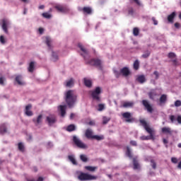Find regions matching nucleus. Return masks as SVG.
<instances>
[{
	"label": "nucleus",
	"mask_w": 181,
	"mask_h": 181,
	"mask_svg": "<svg viewBox=\"0 0 181 181\" xmlns=\"http://www.w3.org/2000/svg\"><path fill=\"white\" fill-rule=\"evenodd\" d=\"M140 123L141 124L142 127H144V129L149 134L150 136H140L141 141H149L152 139L155 141V129L151 128L149 124L145 121V119H140Z\"/></svg>",
	"instance_id": "nucleus-1"
},
{
	"label": "nucleus",
	"mask_w": 181,
	"mask_h": 181,
	"mask_svg": "<svg viewBox=\"0 0 181 181\" xmlns=\"http://www.w3.org/2000/svg\"><path fill=\"white\" fill-rule=\"evenodd\" d=\"M65 101L69 108H71L77 101V94L74 90H68L65 94Z\"/></svg>",
	"instance_id": "nucleus-2"
},
{
	"label": "nucleus",
	"mask_w": 181,
	"mask_h": 181,
	"mask_svg": "<svg viewBox=\"0 0 181 181\" xmlns=\"http://www.w3.org/2000/svg\"><path fill=\"white\" fill-rule=\"evenodd\" d=\"M78 179L81 181L97 180V176L81 172L78 175Z\"/></svg>",
	"instance_id": "nucleus-3"
},
{
	"label": "nucleus",
	"mask_w": 181,
	"mask_h": 181,
	"mask_svg": "<svg viewBox=\"0 0 181 181\" xmlns=\"http://www.w3.org/2000/svg\"><path fill=\"white\" fill-rule=\"evenodd\" d=\"M73 141L74 144L78 147L80 148L81 149H87L88 146L87 144H84L80 139H78L77 136H73Z\"/></svg>",
	"instance_id": "nucleus-4"
},
{
	"label": "nucleus",
	"mask_w": 181,
	"mask_h": 181,
	"mask_svg": "<svg viewBox=\"0 0 181 181\" xmlns=\"http://www.w3.org/2000/svg\"><path fill=\"white\" fill-rule=\"evenodd\" d=\"M101 94V88L100 87H96L95 90L91 91V95L93 100H95L96 101H100V95Z\"/></svg>",
	"instance_id": "nucleus-5"
},
{
	"label": "nucleus",
	"mask_w": 181,
	"mask_h": 181,
	"mask_svg": "<svg viewBox=\"0 0 181 181\" xmlns=\"http://www.w3.org/2000/svg\"><path fill=\"white\" fill-rule=\"evenodd\" d=\"M141 104L144 105L145 110H146L148 112H150L151 114L153 112V107L148 100H143L141 101Z\"/></svg>",
	"instance_id": "nucleus-6"
},
{
	"label": "nucleus",
	"mask_w": 181,
	"mask_h": 181,
	"mask_svg": "<svg viewBox=\"0 0 181 181\" xmlns=\"http://www.w3.org/2000/svg\"><path fill=\"white\" fill-rule=\"evenodd\" d=\"M57 119L54 115H49L46 117L45 122L48 124L49 127H52L54 124H56Z\"/></svg>",
	"instance_id": "nucleus-7"
},
{
	"label": "nucleus",
	"mask_w": 181,
	"mask_h": 181,
	"mask_svg": "<svg viewBox=\"0 0 181 181\" xmlns=\"http://www.w3.org/2000/svg\"><path fill=\"white\" fill-rule=\"evenodd\" d=\"M123 118H125L126 122H134V119L132 117V114L129 112H126L122 114Z\"/></svg>",
	"instance_id": "nucleus-8"
},
{
	"label": "nucleus",
	"mask_w": 181,
	"mask_h": 181,
	"mask_svg": "<svg viewBox=\"0 0 181 181\" xmlns=\"http://www.w3.org/2000/svg\"><path fill=\"white\" fill-rule=\"evenodd\" d=\"M54 8L58 12H62V13H66V12H69V11H70L69 8L63 6L62 5H57L54 6Z\"/></svg>",
	"instance_id": "nucleus-9"
},
{
	"label": "nucleus",
	"mask_w": 181,
	"mask_h": 181,
	"mask_svg": "<svg viewBox=\"0 0 181 181\" xmlns=\"http://www.w3.org/2000/svg\"><path fill=\"white\" fill-rule=\"evenodd\" d=\"M33 122H34L36 127H37V125H40V124L43 122V115H39L37 119H33Z\"/></svg>",
	"instance_id": "nucleus-10"
},
{
	"label": "nucleus",
	"mask_w": 181,
	"mask_h": 181,
	"mask_svg": "<svg viewBox=\"0 0 181 181\" xmlns=\"http://www.w3.org/2000/svg\"><path fill=\"white\" fill-rule=\"evenodd\" d=\"M30 110H32V105L29 104L25 106V114L28 117H32V115H33V112Z\"/></svg>",
	"instance_id": "nucleus-11"
},
{
	"label": "nucleus",
	"mask_w": 181,
	"mask_h": 181,
	"mask_svg": "<svg viewBox=\"0 0 181 181\" xmlns=\"http://www.w3.org/2000/svg\"><path fill=\"white\" fill-rule=\"evenodd\" d=\"M161 132L165 134V135H173V130L170 127H165L161 129Z\"/></svg>",
	"instance_id": "nucleus-12"
},
{
	"label": "nucleus",
	"mask_w": 181,
	"mask_h": 181,
	"mask_svg": "<svg viewBox=\"0 0 181 181\" xmlns=\"http://www.w3.org/2000/svg\"><path fill=\"white\" fill-rule=\"evenodd\" d=\"M9 25V21L6 19L2 20V29L4 30L5 33H8V25Z\"/></svg>",
	"instance_id": "nucleus-13"
},
{
	"label": "nucleus",
	"mask_w": 181,
	"mask_h": 181,
	"mask_svg": "<svg viewBox=\"0 0 181 181\" xmlns=\"http://www.w3.org/2000/svg\"><path fill=\"white\" fill-rule=\"evenodd\" d=\"M170 119L172 123L175 122V121L177 120V123L181 124V115H178L176 118L175 115H170Z\"/></svg>",
	"instance_id": "nucleus-14"
},
{
	"label": "nucleus",
	"mask_w": 181,
	"mask_h": 181,
	"mask_svg": "<svg viewBox=\"0 0 181 181\" xmlns=\"http://www.w3.org/2000/svg\"><path fill=\"white\" fill-rule=\"evenodd\" d=\"M89 63L92 66H97L98 67H100L102 64L101 60L100 59H92Z\"/></svg>",
	"instance_id": "nucleus-15"
},
{
	"label": "nucleus",
	"mask_w": 181,
	"mask_h": 181,
	"mask_svg": "<svg viewBox=\"0 0 181 181\" xmlns=\"http://www.w3.org/2000/svg\"><path fill=\"white\" fill-rule=\"evenodd\" d=\"M7 132H8V129L6 128V124L5 123L0 124V134L1 135H4Z\"/></svg>",
	"instance_id": "nucleus-16"
},
{
	"label": "nucleus",
	"mask_w": 181,
	"mask_h": 181,
	"mask_svg": "<svg viewBox=\"0 0 181 181\" xmlns=\"http://www.w3.org/2000/svg\"><path fill=\"white\" fill-rule=\"evenodd\" d=\"M85 136H86L88 139H93V138L94 137V135H93V130H91L90 129H86L85 132Z\"/></svg>",
	"instance_id": "nucleus-17"
},
{
	"label": "nucleus",
	"mask_w": 181,
	"mask_h": 181,
	"mask_svg": "<svg viewBox=\"0 0 181 181\" xmlns=\"http://www.w3.org/2000/svg\"><path fill=\"white\" fill-rule=\"evenodd\" d=\"M66 108H67L66 105H59L58 107V110H59L62 117H64L66 115Z\"/></svg>",
	"instance_id": "nucleus-18"
},
{
	"label": "nucleus",
	"mask_w": 181,
	"mask_h": 181,
	"mask_svg": "<svg viewBox=\"0 0 181 181\" xmlns=\"http://www.w3.org/2000/svg\"><path fill=\"white\" fill-rule=\"evenodd\" d=\"M135 103L132 101L130 102H124L122 105L123 108H132Z\"/></svg>",
	"instance_id": "nucleus-19"
},
{
	"label": "nucleus",
	"mask_w": 181,
	"mask_h": 181,
	"mask_svg": "<svg viewBox=\"0 0 181 181\" xmlns=\"http://www.w3.org/2000/svg\"><path fill=\"white\" fill-rule=\"evenodd\" d=\"M79 11H83V13H87V15H91L93 12L91 7H83L82 9H79Z\"/></svg>",
	"instance_id": "nucleus-20"
},
{
	"label": "nucleus",
	"mask_w": 181,
	"mask_h": 181,
	"mask_svg": "<svg viewBox=\"0 0 181 181\" xmlns=\"http://www.w3.org/2000/svg\"><path fill=\"white\" fill-rule=\"evenodd\" d=\"M120 73L122 74V76L127 77V76H129V69L127 67H124L120 70Z\"/></svg>",
	"instance_id": "nucleus-21"
},
{
	"label": "nucleus",
	"mask_w": 181,
	"mask_h": 181,
	"mask_svg": "<svg viewBox=\"0 0 181 181\" xmlns=\"http://www.w3.org/2000/svg\"><path fill=\"white\" fill-rule=\"evenodd\" d=\"M156 95H158V93H156V90H151L149 93H148V96L149 98L151 100H154L155 98L156 97Z\"/></svg>",
	"instance_id": "nucleus-22"
},
{
	"label": "nucleus",
	"mask_w": 181,
	"mask_h": 181,
	"mask_svg": "<svg viewBox=\"0 0 181 181\" xmlns=\"http://www.w3.org/2000/svg\"><path fill=\"white\" fill-rule=\"evenodd\" d=\"M175 16H176V12H173L168 16V21L170 23H173V19H175Z\"/></svg>",
	"instance_id": "nucleus-23"
},
{
	"label": "nucleus",
	"mask_w": 181,
	"mask_h": 181,
	"mask_svg": "<svg viewBox=\"0 0 181 181\" xmlns=\"http://www.w3.org/2000/svg\"><path fill=\"white\" fill-rule=\"evenodd\" d=\"M166 101H168V95L165 94H163L160 97V104H165L166 103Z\"/></svg>",
	"instance_id": "nucleus-24"
},
{
	"label": "nucleus",
	"mask_w": 181,
	"mask_h": 181,
	"mask_svg": "<svg viewBox=\"0 0 181 181\" xmlns=\"http://www.w3.org/2000/svg\"><path fill=\"white\" fill-rule=\"evenodd\" d=\"M133 165H134V169H140L141 166L139 165V163H138V160L136 158H133Z\"/></svg>",
	"instance_id": "nucleus-25"
},
{
	"label": "nucleus",
	"mask_w": 181,
	"mask_h": 181,
	"mask_svg": "<svg viewBox=\"0 0 181 181\" xmlns=\"http://www.w3.org/2000/svg\"><path fill=\"white\" fill-rule=\"evenodd\" d=\"M78 47L81 49V50L83 52V54H82V56H83V57H85L86 56H87V54H88V52H87V49H86L84 48V47H83L82 45L78 44Z\"/></svg>",
	"instance_id": "nucleus-26"
},
{
	"label": "nucleus",
	"mask_w": 181,
	"mask_h": 181,
	"mask_svg": "<svg viewBox=\"0 0 181 181\" xmlns=\"http://www.w3.org/2000/svg\"><path fill=\"white\" fill-rule=\"evenodd\" d=\"M136 81L140 83L141 84H143V83H145L146 79H145V76L144 75H140L137 76Z\"/></svg>",
	"instance_id": "nucleus-27"
},
{
	"label": "nucleus",
	"mask_w": 181,
	"mask_h": 181,
	"mask_svg": "<svg viewBox=\"0 0 181 181\" xmlns=\"http://www.w3.org/2000/svg\"><path fill=\"white\" fill-rule=\"evenodd\" d=\"M35 62H31L29 64L28 66V71H30V73H33V71L35 70Z\"/></svg>",
	"instance_id": "nucleus-28"
},
{
	"label": "nucleus",
	"mask_w": 181,
	"mask_h": 181,
	"mask_svg": "<svg viewBox=\"0 0 181 181\" xmlns=\"http://www.w3.org/2000/svg\"><path fill=\"white\" fill-rule=\"evenodd\" d=\"M66 131L68 132H73V131H76V126L74 124H70L66 127Z\"/></svg>",
	"instance_id": "nucleus-29"
},
{
	"label": "nucleus",
	"mask_w": 181,
	"mask_h": 181,
	"mask_svg": "<svg viewBox=\"0 0 181 181\" xmlns=\"http://www.w3.org/2000/svg\"><path fill=\"white\" fill-rule=\"evenodd\" d=\"M16 81H17L18 84H19V86H23V84H25V83H23V81H22V76H18L16 77Z\"/></svg>",
	"instance_id": "nucleus-30"
},
{
	"label": "nucleus",
	"mask_w": 181,
	"mask_h": 181,
	"mask_svg": "<svg viewBox=\"0 0 181 181\" xmlns=\"http://www.w3.org/2000/svg\"><path fill=\"white\" fill-rule=\"evenodd\" d=\"M18 150L21 152H25V145H23V143L22 142L18 143Z\"/></svg>",
	"instance_id": "nucleus-31"
},
{
	"label": "nucleus",
	"mask_w": 181,
	"mask_h": 181,
	"mask_svg": "<svg viewBox=\"0 0 181 181\" xmlns=\"http://www.w3.org/2000/svg\"><path fill=\"white\" fill-rule=\"evenodd\" d=\"M85 169L86 170H88L89 172H95V170L97 169V167H93V166H85Z\"/></svg>",
	"instance_id": "nucleus-32"
},
{
	"label": "nucleus",
	"mask_w": 181,
	"mask_h": 181,
	"mask_svg": "<svg viewBox=\"0 0 181 181\" xmlns=\"http://www.w3.org/2000/svg\"><path fill=\"white\" fill-rule=\"evenodd\" d=\"M149 56H151V51L146 50V51H145L144 53L141 55V57H143V59H148V57H149Z\"/></svg>",
	"instance_id": "nucleus-33"
},
{
	"label": "nucleus",
	"mask_w": 181,
	"mask_h": 181,
	"mask_svg": "<svg viewBox=\"0 0 181 181\" xmlns=\"http://www.w3.org/2000/svg\"><path fill=\"white\" fill-rule=\"evenodd\" d=\"M68 159L71 162V163H73V165H77V161H76L74 156H69Z\"/></svg>",
	"instance_id": "nucleus-34"
},
{
	"label": "nucleus",
	"mask_w": 181,
	"mask_h": 181,
	"mask_svg": "<svg viewBox=\"0 0 181 181\" xmlns=\"http://www.w3.org/2000/svg\"><path fill=\"white\" fill-rule=\"evenodd\" d=\"M84 84L86 87H91L92 86V83H91V80L90 79H87V78H84Z\"/></svg>",
	"instance_id": "nucleus-35"
},
{
	"label": "nucleus",
	"mask_w": 181,
	"mask_h": 181,
	"mask_svg": "<svg viewBox=\"0 0 181 181\" xmlns=\"http://www.w3.org/2000/svg\"><path fill=\"white\" fill-rule=\"evenodd\" d=\"M127 12L129 15H131V16H134L135 13V10L132 7H129L127 9Z\"/></svg>",
	"instance_id": "nucleus-36"
},
{
	"label": "nucleus",
	"mask_w": 181,
	"mask_h": 181,
	"mask_svg": "<svg viewBox=\"0 0 181 181\" xmlns=\"http://www.w3.org/2000/svg\"><path fill=\"white\" fill-rule=\"evenodd\" d=\"M74 85V81L73 80V78H71L69 81H67L66 83V87H71Z\"/></svg>",
	"instance_id": "nucleus-37"
},
{
	"label": "nucleus",
	"mask_w": 181,
	"mask_h": 181,
	"mask_svg": "<svg viewBox=\"0 0 181 181\" xmlns=\"http://www.w3.org/2000/svg\"><path fill=\"white\" fill-rule=\"evenodd\" d=\"M42 16H43V18H45V19H50V18H52V14L45 12L42 13Z\"/></svg>",
	"instance_id": "nucleus-38"
},
{
	"label": "nucleus",
	"mask_w": 181,
	"mask_h": 181,
	"mask_svg": "<svg viewBox=\"0 0 181 181\" xmlns=\"http://www.w3.org/2000/svg\"><path fill=\"white\" fill-rule=\"evenodd\" d=\"M134 70H138L139 69V61L138 59L134 62Z\"/></svg>",
	"instance_id": "nucleus-39"
},
{
	"label": "nucleus",
	"mask_w": 181,
	"mask_h": 181,
	"mask_svg": "<svg viewBox=\"0 0 181 181\" xmlns=\"http://www.w3.org/2000/svg\"><path fill=\"white\" fill-rule=\"evenodd\" d=\"M93 139H96V141H103V139H104V136L94 135Z\"/></svg>",
	"instance_id": "nucleus-40"
},
{
	"label": "nucleus",
	"mask_w": 181,
	"mask_h": 181,
	"mask_svg": "<svg viewBox=\"0 0 181 181\" xmlns=\"http://www.w3.org/2000/svg\"><path fill=\"white\" fill-rule=\"evenodd\" d=\"M80 159L81 160H82V162H87V160H88V159L87 158V156L84 154H81L80 156Z\"/></svg>",
	"instance_id": "nucleus-41"
},
{
	"label": "nucleus",
	"mask_w": 181,
	"mask_h": 181,
	"mask_svg": "<svg viewBox=\"0 0 181 181\" xmlns=\"http://www.w3.org/2000/svg\"><path fill=\"white\" fill-rule=\"evenodd\" d=\"M127 156L129 158H132V153H131V148L129 147L127 148V153H126Z\"/></svg>",
	"instance_id": "nucleus-42"
},
{
	"label": "nucleus",
	"mask_w": 181,
	"mask_h": 181,
	"mask_svg": "<svg viewBox=\"0 0 181 181\" xmlns=\"http://www.w3.org/2000/svg\"><path fill=\"white\" fill-rule=\"evenodd\" d=\"M133 35L134 36H138V35H139V29L138 28H134L133 29Z\"/></svg>",
	"instance_id": "nucleus-43"
},
{
	"label": "nucleus",
	"mask_w": 181,
	"mask_h": 181,
	"mask_svg": "<svg viewBox=\"0 0 181 181\" xmlns=\"http://www.w3.org/2000/svg\"><path fill=\"white\" fill-rule=\"evenodd\" d=\"M46 45L48 46V47H51L50 43H52V40L49 38V37H46Z\"/></svg>",
	"instance_id": "nucleus-44"
},
{
	"label": "nucleus",
	"mask_w": 181,
	"mask_h": 181,
	"mask_svg": "<svg viewBox=\"0 0 181 181\" xmlns=\"http://www.w3.org/2000/svg\"><path fill=\"white\" fill-rule=\"evenodd\" d=\"M168 59H176V54L174 52H170L168 54Z\"/></svg>",
	"instance_id": "nucleus-45"
},
{
	"label": "nucleus",
	"mask_w": 181,
	"mask_h": 181,
	"mask_svg": "<svg viewBox=\"0 0 181 181\" xmlns=\"http://www.w3.org/2000/svg\"><path fill=\"white\" fill-rule=\"evenodd\" d=\"M151 165L152 166L153 169H156V163L154 160H151Z\"/></svg>",
	"instance_id": "nucleus-46"
},
{
	"label": "nucleus",
	"mask_w": 181,
	"mask_h": 181,
	"mask_svg": "<svg viewBox=\"0 0 181 181\" xmlns=\"http://www.w3.org/2000/svg\"><path fill=\"white\" fill-rule=\"evenodd\" d=\"M175 107H181V100H176L174 103Z\"/></svg>",
	"instance_id": "nucleus-47"
},
{
	"label": "nucleus",
	"mask_w": 181,
	"mask_h": 181,
	"mask_svg": "<svg viewBox=\"0 0 181 181\" xmlns=\"http://www.w3.org/2000/svg\"><path fill=\"white\" fill-rule=\"evenodd\" d=\"M109 121H110V118H108L107 117H103V124H108Z\"/></svg>",
	"instance_id": "nucleus-48"
},
{
	"label": "nucleus",
	"mask_w": 181,
	"mask_h": 181,
	"mask_svg": "<svg viewBox=\"0 0 181 181\" xmlns=\"http://www.w3.org/2000/svg\"><path fill=\"white\" fill-rule=\"evenodd\" d=\"M114 74L115 75V76L118 78V77H119L121 76V72L117 71V70H114Z\"/></svg>",
	"instance_id": "nucleus-49"
},
{
	"label": "nucleus",
	"mask_w": 181,
	"mask_h": 181,
	"mask_svg": "<svg viewBox=\"0 0 181 181\" xmlns=\"http://www.w3.org/2000/svg\"><path fill=\"white\" fill-rule=\"evenodd\" d=\"M105 106L103 104H99L98 105V111H103V110H104Z\"/></svg>",
	"instance_id": "nucleus-50"
},
{
	"label": "nucleus",
	"mask_w": 181,
	"mask_h": 181,
	"mask_svg": "<svg viewBox=\"0 0 181 181\" xmlns=\"http://www.w3.org/2000/svg\"><path fill=\"white\" fill-rule=\"evenodd\" d=\"M171 162H172V163H177V162H178L177 158L176 157H172Z\"/></svg>",
	"instance_id": "nucleus-51"
},
{
	"label": "nucleus",
	"mask_w": 181,
	"mask_h": 181,
	"mask_svg": "<svg viewBox=\"0 0 181 181\" xmlns=\"http://www.w3.org/2000/svg\"><path fill=\"white\" fill-rule=\"evenodd\" d=\"M0 42H1V43H2V45H5L6 41H5V37H4V35H1L0 37Z\"/></svg>",
	"instance_id": "nucleus-52"
},
{
	"label": "nucleus",
	"mask_w": 181,
	"mask_h": 181,
	"mask_svg": "<svg viewBox=\"0 0 181 181\" xmlns=\"http://www.w3.org/2000/svg\"><path fill=\"white\" fill-rule=\"evenodd\" d=\"M153 74H154V76H156V77H155L156 80H158V78H159V72H158V71H155L153 72Z\"/></svg>",
	"instance_id": "nucleus-53"
},
{
	"label": "nucleus",
	"mask_w": 181,
	"mask_h": 181,
	"mask_svg": "<svg viewBox=\"0 0 181 181\" xmlns=\"http://www.w3.org/2000/svg\"><path fill=\"white\" fill-rule=\"evenodd\" d=\"M151 20L153 22V25H158V21L155 17H152Z\"/></svg>",
	"instance_id": "nucleus-54"
},
{
	"label": "nucleus",
	"mask_w": 181,
	"mask_h": 181,
	"mask_svg": "<svg viewBox=\"0 0 181 181\" xmlns=\"http://www.w3.org/2000/svg\"><path fill=\"white\" fill-rule=\"evenodd\" d=\"M4 81H5V78L1 77L0 78V84H1V86H4Z\"/></svg>",
	"instance_id": "nucleus-55"
},
{
	"label": "nucleus",
	"mask_w": 181,
	"mask_h": 181,
	"mask_svg": "<svg viewBox=\"0 0 181 181\" xmlns=\"http://www.w3.org/2000/svg\"><path fill=\"white\" fill-rule=\"evenodd\" d=\"M172 62H173L174 66H177L179 64L177 62V59H173Z\"/></svg>",
	"instance_id": "nucleus-56"
},
{
	"label": "nucleus",
	"mask_w": 181,
	"mask_h": 181,
	"mask_svg": "<svg viewBox=\"0 0 181 181\" xmlns=\"http://www.w3.org/2000/svg\"><path fill=\"white\" fill-rule=\"evenodd\" d=\"M135 2L136 4H137V5H141V3L139 2V0H130L131 4H132V2Z\"/></svg>",
	"instance_id": "nucleus-57"
},
{
	"label": "nucleus",
	"mask_w": 181,
	"mask_h": 181,
	"mask_svg": "<svg viewBox=\"0 0 181 181\" xmlns=\"http://www.w3.org/2000/svg\"><path fill=\"white\" fill-rule=\"evenodd\" d=\"M130 145H132L133 146H136V142L135 141H131Z\"/></svg>",
	"instance_id": "nucleus-58"
},
{
	"label": "nucleus",
	"mask_w": 181,
	"mask_h": 181,
	"mask_svg": "<svg viewBox=\"0 0 181 181\" xmlns=\"http://www.w3.org/2000/svg\"><path fill=\"white\" fill-rule=\"evenodd\" d=\"M175 27L177 28V29H179V28H180V23H175Z\"/></svg>",
	"instance_id": "nucleus-59"
},
{
	"label": "nucleus",
	"mask_w": 181,
	"mask_h": 181,
	"mask_svg": "<svg viewBox=\"0 0 181 181\" xmlns=\"http://www.w3.org/2000/svg\"><path fill=\"white\" fill-rule=\"evenodd\" d=\"M163 144H164L165 145H166V144H168L169 141H168V139H163Z\"/></svg>",
	"instance_id": "nucleus-60"
},
{
	"label": "nucleus",
	"mask_w": 181,
	"mask_h": 181,
	"mask_svg": "<svg viewBox=\"0 0 181 181\" xmlns=\"http://www.w3.org/2000/svg\"><path fill=\"white\" fill-rule=\"evenodd\" d=\"M177 168L181 169V160L178 163Z\"/></svg>",
	"instance_id": "nucleus-61"
},
{
	"label": "nucleus",
	"mask_w": 181,
	"mask_h": 181,
	"mask_svg": "<svg viewBox=\"0 0 181 181\" xmlns=\"http://www.w3.org/2000/svg\"><path fill=\"white\" fill-rule=\"evenodd\" d=\"M73 118H74V113H71L70 115V119H73Z\"/></svg>",
	"instance_id": "nucleus-62"
},
{
	"label": "nucleus",
	"mask_w": 181,
	"mask_h": 181,
	"mask_svg": "<svg viewBox=\"0 0 181 181\" xmlns=\"http://www.w3.org/2000/svg\"><path fill=\"white\" fill-rule=\"evenodd\" d=\"M38 8L39 9H45V5H41Z\"/></svg>",
	"instance_id": "nucleus-63"
},
{
	"label": "nucleus",
	"mask_w": 181,
	"mask_h": 181,
	"mask_svg": "<svg viewBox=\"0 0 181 181\" xmlns=\"http://www.w3.org/2000/svg\"><path fill=\"white\" fill-rule=\"evenodd\" d=\"M37 181H43V177H39Z\"/></svg>",
	"instance_id": "nucleus-64"
}]
</instances>
